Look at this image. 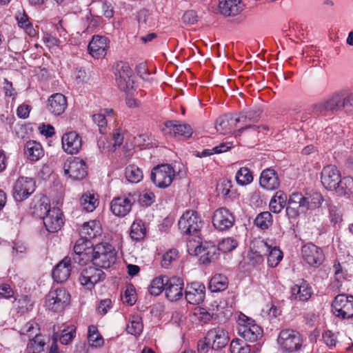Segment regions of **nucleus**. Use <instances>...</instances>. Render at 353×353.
<instances>
[{
	"instance_id": "f257e3e1",
	"label": "nucleus",
	"mask_w": 353,
	"mask_h": 353,
	"mask_svg": "<svg viewBox=\"0 0 353 353\" xmlns=\"http://www.w3.org/2000/svg\"><path fill=\"white\" fill-rule=\"evenodd\" d=\"M117 260V252L109 243H97L92 249L89 261L99 268H108Z\"/></svg>"
},
{
	"instance_id": "f03ea898",
	"label": "nucleus",
	"mask_w": 353,
	"mask_h": 353,
	"mask_svg": "<svg viewBox=\"0 0 353 353\" xmlns=\"http://www.w3.org/2000/svg\"><path fill=\"white\" fill-rule=\"evenodd\" d=\"M237 332L245 341L255 342L263 336V329L254 320L243 313L238 315L236 320Z\"/></svg>"
},
{
	"instance_id": "7ed1b4c3",
	"label": "nucleus",
	"mask_w": 353,
	"mask_h": 353,
	"mask_svg": "<svg viewBox=\"0 0 353 353\" xmlns=\"http://www.w3.org/2000/svg\"><path fill=\"white\" fill-rule=\"evenodd\" d=\"M200 214L195 210H187L181 216L178 225L181 232L196 236L203 225Z\"/></svg>"
},
{
	"instance_id": "20e7f679",
	"label": "nucleus",
	"mask_w": 353,
	"mask_h": 353,
	"mask_svg": "<svg viewBox=\"0 0 353 353\" xmlns=\"http://www.w3.org/2000/svg\"><path fill=\"white\" fill-rule=\"evenodd\" d=\"M70 294L64 288L52 289L46 296V306L54 312H61L70 304Z\"/></svg>"
},
{
	"instance_id": "39448f33",
	"label": "nucleus",
	"mask_w": 353,
	"mask_h": 353,
	"mask_svg": "<svg viewBox=\"0 0 353 353\" xmlns=\"http://www.w3.org/2000/svg\"><path fill=\"white\" fill-rule=\"evenodd\" d=\"M277 342L283 351L293 352L301 350L303 340L298 331L292 329H283L279 332Z\"/></svg>"
},
{
	"instance_id": "423d86ee",
	"label": "nucleus",
	"mask_w": 353,
	"mask_h": 353,
	"mask_svg": "<svg viewBox=\"0 0 353 353\" xmlns=\"http://www.w3.org/2000/svg\"><path fill=\"white\" fill-rule=\"evenodd\" d=\"M175 176V170L170 164H161L153 168L150 179L158 188H165L172 182Z\"/></svg>"
},
{
	"instance_id": "0eeeda50",
	"label": "nucleus",
	"mask_w": 353,
	"mask_h": 353,
	"mask_svg": "<svg viewBox=\"0 0 353 353\" xmlns=\"http://www.w3.org/2000/svg\"><path fill=\"white\" fill-rule=\"evenodd\" d=\"M334 314L342 319L353 317V295L339 294L332 303Z\"/></svg>"
},
{
	"instance_id": "6e6552de",
	"label": "nucleus",
	"mask_w": 353,
	"mask_h": 353,
	"mask_svg": "<svg viewBox=\"0 0 353 353\" xmlns=\"http://www.w3.org/2000/svg\"><path fill=\"white\" fill-rule=\"evenodd\" d=\"M187 248L190 255L200 256L199 261L203 264H208L216 259L217 248L214 245L189 241Z\"/></svg>"
},
{
	"instance_id": "1a4fd4ad",
	"label": "nucleus",
	"mask_w": 353,
	"mask_h": 353,
	"mask_svg": "<svg viewBox=\"0 0 353 353\" xmlns=\"http://www.w3.org/2000/svg\"><path fill=\"white\" fill-rule=\"evenodd\" d=\"M63 168L65 174L73 180H82L88 174V166L85 162L79 157H68L64 162Z\"/></svg>"
},
{
	"instance_id": "9d476101",
	"label": "nucleus",
	"mask_w": 353,
	"mask_h": 353,
	"mask_svg": "<svg viewBox=\"0 0 353 353\" xmlns=\"http://www.w3.org/2000/svg\"><path fill=\"white\" fill-rule=\"evenodd\" d=\"M36 189V181L30 177L20 176L14 182L12 188V195L17 202L27 199Z\"/></svg>"
},
{
	"instance_id": "9b49d317",
	"label": "nucleus",
	"mask_w": 353,
	"mask_h": 353,
	"mask_svg": "<svg viewBox=\"0 0 353 353\" xmlns=\"http://www.w3.org/2000/svg\"><path fill=\"white\" fill-rule=\"evenodd\" d=\"M343 94L335 93L327 99L312 106V114L315 116H325L329 112H336L342 108Z\"/></svg>"
},
{
	"instance_id": "f8f14e48",
	"label": "nucleus",
	"mask_w": 353,
	"mask_h": 353,
	"mask_svg": "<svg viewBox=\"0 0 353 353\" xmlns=\"http://www.w3.org/2000/svg\"><path fill=\"white\" fill-rule=\"evenodd\" d=\"M105 278V272L95 265H90L84 268L80 274L79 281L86 289L91 290L95 285Z\"/></svg>"
},
{
	"instance_id": "ddd939ff",
	"label": "nucleus",
	"mask_w": 353,
	"mask_h": 353,
	"mask_svg": "<svg viewBox=\"0 0 353 353\" xmlns=\"http://www.w3.org/2000/svg\"><path fill=\"white\" fill-rule=\"evenodd\" d=\"M163 132L178 140H185L193 134V129L187 123L176 121H168L164 123Z\"/></svg>"
},
{
	"instance_id": "4468645a",
	"label": "nucleus",
	"mask_w": 353,
	"mask_h": 353,
	"mask_svg": "<svg viewBox=\"0 0 353 353\" xmlns=\"http://www.w3.org/2000/svg\"><path fill=\"white\" fill-rule=\"evenodd\" d=\"M287 202L286 214L290 219H295L301 212L307 211L306 198L301 192L292 193L289 198H287Z\"/></svg>"
},
{
	"instance_id": "2eb2a0df",
	"label": "nucleus",
	"mask_w": 353,
	"mask_h": 353,
	"mask_svg": "<svg viewBox=\"0 0 353 353\" xmlns=\"http://www.w3.org/2000/svg\"><path fill=\"white\" fill-rule=\"evenodd\" d=\"M212 222L217 230L226 231L234 225L235 217L226 208H219L213 212Z\"/></svg>"
},
{
	"instance_id": "dca6fc26",
	"label": "nucleus",
	"mask_w": 353,
	"mask_h": 353,
	"mask_svg": "<svg viewBox=\"0 0 353 353\" xmlns=\"http://www.w3.org/2000/svg\"><path fill=\"white\" fill-rule=\"evenodd\" d=\"M301 254L306 263L315 268L320 266L325 259L322 249L313 243L304 245L301 248Z\"/></svg>"
},
{
	"instance_id": "f3484780",
	"label": "nucleus",
	"mask_w": 353,
	"mask_h": 353,
	"mask_svg": "<svg viewBox=\"0 0 353 353\" xmlns=\"http://www.w3.org/2000/svg\"><path fill=\"white\" fill-rule=\"evenodd\" d=\"M43 221L49 232H57L64 223L63 214L59 208H49L43 217Z\"/></svg>"
},
{
	"instance_id": "a211bd4d",
	"label": "nucleus",
	"mask_w": 353,
	"mask_h": 353,
	"mask_svg": "<svg viewBox=\"0 0 353 353\" xmlns=\"http://www.w3.org/2000/svg\"><path fill=\"white\" fill-rule=\"evenodd\" d=\"M183 280L179 276H172L165 280V293L166 298L173 302L183 296Z\"/></svg>"
},
{
	"instance_id": "6ab92c4d",
	"label": "nucleus",
	"mask_w": 353,
	"mask_h": 353,
	"mask_svg": "<svg viewBox=\"0 0 353 353\" xmlns=\"http://www.w3.org/2000/svg\"><path fill=\"white\" fill-rule=\"evenodd\" d=\"M116 81L119 89L124 92L132 88L133 80L132 79V70L126 63H121L117 65Z\"/></svg>"
},
{
	"instance_id": "aec40b11",
	"label": "nucleus",
	"mask_w": 353,
	"mask_h": 353,
	"mask_svg": "<svg viewBox=\"0 0 353 353\" xmlns=\"http://www.w3.org/2000/svg\"><path fill=\"white\" fill-rule=\"evenodd\" d=\"M61 143L62 148L66 153L77 154L82 148V137L76 131H70L63 134Z\"/></svg>"
},
{
	"instance_id": "412c9836",
	"label": "nucleus",
	"mask_w": 353,
	"mask_h": 353,
	"mask_svg": "<svg viewBox=\"0 0 353 353\" xmlns=\"http://www.w3.org/2000/svg\"><path fill=\"white\" fill-rule=\"evenodd\" d=\"M205 296V286L201 282H192L187 285L185 290V298L187 302L192 305L202 303Z\"/></svg>"
},
{
	"instance_id": "4be33fe9",
	"label": "nucleus",
	"mask_w": 353,
	"mask_h": 353,
	"mask_svg": "<svg viewBox=\"0 0 353 353\" xmlns=\"http://www.w3.org/2000/svg\"><path fill=\"white\" fill-rule=\"evenodd\" d=\"M94 247V245L91 241L81 236L77 240L73 248L74 252L77 255L74 260L80 265L86 264L89 262Z\"/></svg>"
},
{
	"instance_id": "5701e85b",
	"label": "nucleus",
	"mask_w": 353,
	"mask_h": 353,
	"mask_svg": "<svg viewBox=\"0 0 353 353\" xmlns=\"http://www.w3.org/2000/svg\"><path fill=\"white\" fill-rule=\"evenodd\" d=\"M341 176L340 171L335 165H328L321 171V181L326 189L332 190L337 189Z\"/></svg>"
},
{
	"instance_id": "b1692460",
	"label": "nucleus",
	"mask_w": 353,
	"mask_h": 353,
	"mask_svg": "<svg viewBox=\"0 0 353 353\" xmlns=\"http://www.w3.org/2000/svg\"><path fill=\"white\" fill-rule=\"evenodd\" d=\"M205 336L208 341H210L212 350H219L224 347L230 339L228 331L220 326L209 330Z\"/></svg>"
},
{
	"instance_id": "393cba45",
	"label": "nucleus",
	"mask_w": 353,
	"mask_h": 353,
	"mask_svg": "<svg viewBox=\"0 0 353 353\" xmlns=\"http://www.w3.org/2000/svg\"><path fill=\"white\" fill-rule=\"evenodd\" d=\"M109 48V39L104 36L94 35L90 41L88 50L90 54L94 59L103 58Z\"/></svg>"
},
{
	"instance_id": "a878e982",
	"label": "nucleus",
	"mask_w": 353,
	"mask_h": 353,
	"mask_svg": "<svg viewBox=\"0 0 353 353\" xmlns=\"http://www.w3.org/2000/svg\"><path fill=\"white\" fill-rule=\"evenodd\" d=\"M215 128L219 133L222 134L231 133L235 130L239 132H242L245 130V126L240 125L238 117L234 118L226 116L219 117L216 119Z\"/></svg>"
},
{
	"instance_id": "bb28decb",
	"label": "nucleus",
	"mask_w": 353,
	"mask_h": 353,
	"mask_svg": "<svg viewBox=\"0 0 353 353\" xmlns=\"http://www.w3.org/2000/svg\"><path fill=\"white\" fill-rule=\"evenodd\" d=\"M313 290L310 283L301 279L291 288V299L296 301H307L313 294Z\"/></svg>"
},
{
	"instance_id": "cd10ccee",
	"label": "nucleus",
	"mask_w": 353,
	"mask_h": 353,
	"mask_svg": "<svg viewBox=\"0 0 353 353\" xmlns=\"http://www.w3.org/2000/svg\"><path fill=\"white\" fill-rule=\"evenodd\" d=\"M134 200L132 196H121L114 198L110 203L112 213L117 216H125L131 210Z\"/></svg>"
},
{
	"instance_id": "c85d7f7f",
	"label": "nucleus",
	"mask_w": 353,
	"mask_h": 353,
	"mask_svg": "<svg viewBox=\"0 0 353 353\" xmlns=\"http://www.w3.org/2000/svg\"><path fill=\"white\" fill-rule=\"evenodd\" d=\"M72 271V260L69 256L64 257L59 261L52 270V278L57 283H63L66 281Z\"/></svg>"
},
{
	"instance_id": "c756f323",
	"label": "nucleus",
	"mask_w": 353,
	"mask_h": 353,
	"mask_svg": "<svg viewBox=\"0 0 353 353\" xmlns=\"http://www.w3.org/2000/svg\"><path fill=\"white\" fill-rule=\"evenodd\" d=\"M102 234V225L98 220H90L85 222L79 229L80 236L90 241L93 239H100Z\"/></svg>"
},
{
	"instance_id": "7c9ffc66",
	"label": "nucleus",
	"mask_w": 353,
	"mask_h": 353,
	"mask_svg": "<svg viewBox=\"0 0 353 353\" xmlns=\"http://www.w3.org/2000/svg\"><path fill=\"white\" fill-rule=\"evenodd\" d=\"M272 244V241L268 239L256 238L252 240L250 244L252 258L255 259L256 263H262Z\"/></svg>"
},
{
	"instance_id": "2f4dec72",
	"label": "nucleus",
	"mask_w": 353,
	"mask_h": 353,
	"mask_svg": "<svg viewBox=\"0 0 353 353\" xmlns=\"http://www.w3.org/2000/svg\"><path fill=\"white\" fill-rule=\"evenodd\" d=\"M67 107V99L61 93L53 94L48 99L47 109L54 116L61 115Z\"/></svg>"
},
{
	"instance_id": "473e14b6",
	"label": "nucleus",
	"mask_w": 353,
	"mask_h": 353,
	"mask_svg": "<svg viewBox=\"0 0 353 353\" xmlns=\"http://www.w3.org/2000/svg\"><path fill=\"white\" fill-rule=\"evenodd\" d=\"M259 184L261 188L267 190H274L280 185V179L278 173L272 168H267L262 171Z\"/></svg>"
},
{
	"instance_id": "72a5a7b5",
	"label": "nucleus",
	"mask_w": 353,
	"mask_h": 353,
	"mask_svg": "<svg viewBox=\"0 0 353 353\" xmlns=\"http://www.w3.org/2000/svg\"><path fill=\"white\" fill-rule=\"evenodd\" d=\"M24 154L29 161L34 162L44 156V150L40 143L30 140L25 145Z\"/></svg>"
},
{
	"instance_id": "f704fd0d",
	"label": "nucleus",
	"mask_w": 353,
	"mask_h": 353,
	"mask_svg": "<svg viewBox=\"0 0 353 353\" xmlns=\"http://www.w3.org/2000/svg\"><path fill=\"white\" fill-rule=\"evenodd\" d=\"M79 203L84 210L92 212L99 204V196L94 190L87 191L81 195Z\"/></svg>"
},
{
	"instance_id": "c9c22d12",
	"label": "nucleus",
	"mask_w": 353,
	"mask_h": 353,
	"mask_svg": "<svg viewBox=\"0 0 353 353\" xmlns=\"http://www.w3.org/2000/svg\"><path fill=\"white\" fill-rule=\"evenodd\" d=\"M261 114L260 110H252L241 114L238 119L241 126H245V130L255 128L254 123L257 122Z\"/></svg>"
},
{
	"instance_id": "e433bc0d",
	"label": "nucleus",
	"mask_w": 353,
	"mask_h": 353,
	"mask_svg": "<svg viewBox=\"0 0 353 353\" xmlns=\"http://www.w3.org/2000/svg\"><path fill=\"white\" fill-rule=\"evenodd\" d=\"M46 342L43 336L40 334H35V336L30 339L25 350V353H42L45 350Z\"/></svg>"
},
{
	"instance_id": "4c0bfd02",
	"label": "nucleus",
	"mask_w": 353,
	"mask_h": 353,
	"mask_svg": "<svg viewBox=\"0 0 353 353\" xmlns=\"http://www.w3.org/2000/svg\"><path fill=\"white\" fill-rule=\"evenodd\" d=\"M287 203V195L283 191L276 192L269 203L270 210L275 214L280 213Z\"/></svg>"
},
{
	"instance_id": "58836bf2",
	"label": "nucleus",
	"mask_w": 353,
	"mask_h": 353,
	"mask_svg": "<svg viewBox=\"0 0 353 353\" xmlns=\"http://www.w3.org/2000/svg\"><path fill=\"white\" fill-rule=\"evenodd\" d=\"M147 229L145 223L141 219H136L130 228V236L133 241H140L145 239Z\"/></svg>"
},
{
	"instance_id": "ea45409f",
	"label": "nucleus",
	"mask_w": 353,
	"mask_h": 353,
	"mask_svg": "<svg viewBox=\"0 0 353 353\" xmlns=\"http://www.w3.org/2000/svg\"><path fill=\"white\" fill-rule=\"evenodd\" d=\"M14 307L17 314L23 315L30 312L34 307V303L28 295H22L14 300Z\"/></svg>"
},
{
	"instance_id": "a19ab883",
	"label": "nucleus",
	"mask_w": 353,
	"mask_h": 353,
	"mask_svg": "<svg viewBox=\"0 0 353 353\" xmlns=\"http://www.w3.org/2000/svg\"><path fill=\"white\" fill-rule=\"evenodd\" d=\"M142 318L138 314H131L128 319L126 331L128 334L139 336L143 331Z\"/></svg>"
},
{
	"instance_id": "79ce46f5",
	"label": "nucleus",
	"mask_w": 353,
	"mask_h": 353,
	"mask_svg": "<svg viewBox=\"0 0 353 353\" xmlns=\"http://www.w3.org/2000/svg\"><path fill=\"white\" fill-rule=\"evenodd\" d=\"M228 286V279L225 275L221 274H214L209 283V288L214 292L223 291Z\"/></svg>"
},
{
	"instance_id": "37998d69",
	"label": "nucleus",
	"mask_w": 353,
	"mask_h": 353,
	"mask_svg": "<svg viewBox=\"0 0 353 353\" xmlns=\"http://www.w3.org/2000/svg\"><path fill=\"white\" fill-rule=\"evenodd\" d=\"M125 176L131 183H139L143 177L142 170L135 164H130L125 169Z\"/></svg>"
},
{
	"instance_id": "c03bdc74",
	"label": "nucleus",
	"mask_w": 353,
	"mask_h": 353,
	"mask_svg": "<svg viewBox=\"0 0 353 353\" xmlns=\"http://www.w3.org/2000/svg\"><path fill=\"white\" fill-rule=\"evenodd\" d=\"M88 341L89 345L92 347H99L103 345V339L99 332L97 326L91 325L88 327Z\"/></svg>"
},
{
	"instance_id": "a18cd8bd",
	"label": "nucleus",
	"mask_w": 353,
	"mask_h": 353,
	"mask_svg": "<svg viewBox=\"0 0 353 353\" xmlns=\"http://www.w3.org/2000/svg\"><path fill=\"white\" fill-rule=\"evenodd\" d=\"M334 280L339 283L344 281H350L352 276L349 274L347 270L344 269L338 260H335L333 265Z\"/></svg>"
},
{
	"instance_id": "49530a36",
	"label": "nucleus",
	"mask_w": 353,
	"mask_h": 353,
	"mask_svg": "<svg viewBox=\"0 0 353 353\" xmlns=\"http://www.w3.org/2000/svg\"><path fill=\"white\" fill-rule=\"evenodd\" d=\"M339 332H333L330 330H324L322 333V340L324 344L330 350L336 347L339 344Z\"/></svg>"
},
{
	"instance_id": "de8ad7c7",
	"label": "nucleus",
	"mask_w": 353,
	"mask_h": 353,
	"mask_svg": "<svg viewBox=\"0 0 353 353\" xmlns=\"http://www.w3.org/2000/svg\"><path fill=\"white\" fill-rule=\"evenodd\" d=\"M268 263L269 266L274 268L278 265L283 259L282 251L276 245L273 246L272 244L270 247L268 255Z\"/></svg>"
},
{
	"instance_id": "09e8293b",
	"label": "nucleus",
	"mask_w": 353,
	"mask_h": 353,
	"mask_svg": "<svg viewBox=\"0 0 353 353\" xmlns=\"http://www.w3.org/2000/svg\"><path fill=\"white\" fill-rule=\"evenodd\" d=\"M16 18L19 26L23 28L27 34L30 37H34L36 35V30L32 24L30 22L27 14L25 13H19Z\"/></svg>"
},
{
	"instance_id": "8fccbe9b",
	"label": "nucleus",
	"mask_w": 353,
	"mask_h": 353,
	"mask_svg": "<svg viewBox=\"0 0 353 353\" xmlns=\"http://www.w3.org/2000/svg\"><path fill=\"white\" fill-rule=\"evenodd\" d=\"M272 215L270 212L265 211L257 215L254 224L261 230H266L272 225Z\"/></svg>"
},
{
	"instance_id": "3c124183",
	"label": "nucleus",
	"mask_w": 353,
	"mask_h": 353,
	"mask_svg": "<svg viewBox=\"0 0 353 353\" xmlns=\"http://www.w3.org/2000/svg\"><path fill=\"white\" fill-rule=\"evenodd\" d=\"M179 258V252L176 248H171L166 251L162 256L161 265L163 268H170L172 264Z\"/></svg>"
},
{
	"instance_id": "603ef678",
	"label": "nucleus",
	"mask_w": 353,
	"mask_h": 353,
	"mask_svg": "<svg viewBox=\"0 0 353 353\" xmlns=\"http://www.w3.org/2000/svg\"><path fill=\"white\" fill-rule=\"evenodd\" d=\"M236 181L240 185L250 184L253 181V175L250 170L246 167L241 168L236 172Z\"/></svg>"
},
{
	"instance_id": "864d4df0",
	"label": "nucleus",
	"mask_w": 353,
	"mask_h": 353,
	"mask_svg": "<svg viewBox=\"0 0 353 353\" xmlns=\"http://www.w3.org/2000/svg\"><path fill=\"white\" fill-rule=\"evenodd\" d=\"M164 279H167L168 278L160 276L152 279L148 289L150 294L158 296L164 290L165 285Z\"/></svg>"
},
{
	"instance_id": "5fc2aeb1",
	"label": "nucleus",
	"mask_w": 353,
	"mask_h": 353,
	"mask_svg": "<svg viewBox=\"0 0 353 353\" xmlns=\"http://www.w3.org/2000/svg\"><path fill=\"white\" fill-rule=\"evenodd\" d=\"M339 194H348L353 190V178L350 176L340 177V183L337 185V189H334Z\"/></svg>"
},
{
	"instance_id": "6e6d98bb",
	"label": "nucleus",
	"mask_w": 353,
	"mask_h": 353,
	"mask_svg": "<svg viewBox=\"0 0 353 353\" xmlns=\"http://www.w3.org/2000/svg\"><path fill=\"white\" fill-rule=\"evenodd\" d=\"M231 353H250V346L239 339L232 340L230 346Z\"/></svg>"
},
{
	"instance_id": "4d7b16f0",
	"label": "nucleus",
	"mask_w": 353,
	"mask_h": 353,
	"mask_svg": "<svg viewBox=\"0 0 353 353\" xmlns=\"http://www.w3.org/2000/svg\"><path fill=\"white\" fill-rule=\"evenodd\" d=\"M237 245L238 241L235 238L228 237L219 243L217 249L223 253H227L234 250Z\"/></svg>"
},
{
	"instance_id": "13d9d810",
	"label": "nucleus",
	"mask_w": 353,
	"mask_h": 353,
	"mask_svg": "<svg viewBox=\"0 0 353 353\" xmlns=\"http://www.w3.org/2000/svg\"><path fill=\"white\" fill-rule=\"evenodd\" d=\"M125 132V130H124L121 125L117 124L115 128L113 129L112 132V137L114 141L112 144L113 150H116L117 147H120L124 140V134Z\"/></svg>"
},
{
	"instance_id": "bf43d9fd",
	"label": "nucleus",
	"mask_w": 353,
	"mask_h": 353,
	"mask_svg": "<svg viewBox=\"0 0 353 353\" xmlns=\"http://www.w3.org/2000/svg\"><path fill=\"white\" fill-rule=\"evenodd\" d=\"M305 198L306 204H307L306 206L307 211L310 209L319 208L323 201L322 195L317 192L310 194L309 196H305Z\"/></svg>"
},
{
	"instance_id": "052dcab7",
	"label": "nucleus",
	"mask_w": 353,
	"mask_h": 353,
	"mask_svg": "<svg viewBox=\"0 0 353 353\" xmlns=\"http://www.w3.org/2000/svg\"><path fill=\"white\" fill-rule=\"evenodd\" d=\"M92 119L93 122L98 126L101 134H105L108 132V121L104 114H102V112L94 114Z\"/></svg>"
},
{
	"instance_id": "680f3d73",
	"label": "nucleus",
	"mask_w": 353,
	"mask_h": 353,
	"mask_svg": "<svg viewBox=\"0 0 353 353\" xmlns=\"http://www.w3.org/2000/svg\"><path fill=\"white\" fill-rule=\"evenodd\" d=\"M138 21L140 27H151L154 25V21L148 10H141L138 13Z\"/></svg>"
},
{
	"instance_id": "e2e57ef3",
	"label": "nucleus",
	"mask_w": 353,
	"mask_h": 353,
	"mask_svg": "<svg viewBox=\"0 0 353 353\" xmlns=\"http://www.w3.org/2000/svg\"><path fill=\"white\" fill-rule=\"evenodd\" d=\"M193 316L201 324H205L211 321L212 315L205 309L196 307L193 312Z\"/></svg>"
},
{
	"instance_id": "0e129e2a",
	"label": "nucleus",
	"mask_w": 353,
	"mask_h": 353,
	"mask_svg": "<svg viewBox=\"0 0 353 353\" xmlns=\"http://www.w3.org/2000/svg\"><path fill=\"white\" fill-rule=\"evenodd\" d=\"M123 303L130 305H134L137 301V294L132 285L127 286L123 295L121 296Z\"/></svg>"
},
{
	"instance_id": "69168bd1",
	"label": "nucleus",
	"mask_w": 353,
	"mask_h": 353,
	"mask_svg": "<svg viewBox=\"0 0 353 353\" xmlns=\"http://www.w3.org/2000/svg\"><path fill=\"white\" fill-rule=\"evenodd\" d=\"M139 201L143 206H150L155 201V195L150 190H145L140 194Z\"/></svg>"
},
{
	"instance_id": "338daca9",
	"label": "nucleus",
	"mask_w": 353,
	"mask_h": 353,
	"mask_svg": "<svg viewBox=\"0 0 353 353\" xmlns=\"http://www.w3.org/2000/svg\"><path fill=\"white\" fill-rule=\"evenodd\" d=\"M329 217L334 225L341 223L343 221V215L341 211L334 205L329 207Z\"/></svg>"
},
{
	"instance_id": "774afa93",
	"label": "nucleus",
	"mask_w": 353,
	"mask_h": 353,
	"mask_svg": "<svg viewBox=\"0 0 353 353\" xmlns=\"http://www.w3.org/2000/svg\"><path fill=\"white\" fill-rule=\"evenodd\" d=\"M39 330V325L34 321H30L20 329L19 333L21 335H28L30 336L33 335L37 330Z\"/></svg>"
}]
</instances>
